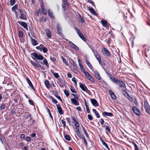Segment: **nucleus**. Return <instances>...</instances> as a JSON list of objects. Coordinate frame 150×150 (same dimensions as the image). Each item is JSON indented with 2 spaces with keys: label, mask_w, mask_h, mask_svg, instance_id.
<instances>
[{
  "label": "nucleus",
  "mask_w": 150,
  "mask_h": 150,
  "mask_svg": "<svg viewBox=\"0 0 150 150\" xmlns=\"http://www.w3.org/2000/svg\"><path fill=\"white\" fill-rule=\"evenodd\" d=\"M30 56L32 59L35 61H37L38 63H40L42 64L43 63L41 62L37 61H41L43 60L44 57L39 53H37L36 52H33L30 54Z\"/></svg>",
  "instance_id": "nucleus-1"
},
{
  "label": "nucleus",
  "mask_w": 150,
  "mask_h": 150,
  "mask_svg": "<svg viewBox=\"0 0 150 150\" xmlns=\"http://www.w3.org/2000/svg\"><path fill=\"white\" fill-rule=\"evenodd\" d=\"M114 83L117 85L119 87L122 89H125L126 88V86L125 84L122 81L119 80L118 79H116L114 81ZM123 91L125 92L126 95H127V98L129 99V98H130L129 94L125 91V90H123Z\"/></svg>",
  "instance_id": "nucleus-2"
},
{
  "label": "nucleus",
  "mask_w": 150,
  "mask_h": 150,
  "mask_svg": "<svg viewBox=\"0 0 150 150\" xmlns=\"http://www.w3.org/2000/svg\"><path fill=\"white\" fill-rule=\"evenodd\" d=\"M18 13L19 15V18L24 20H26L27 18L25 15V13L20 9H18Z\"/></svg>",
  "instance_id": "nucleus-3"
},
{
  "label": "nucleus",
  "mask_w": 150,
  "mask_h": 150,
  "mask_svg": "<svg viewBox=\"0 0 150 150\" xmlns=\"http://www.w3.org/2000/svg\"><path fill=\"white\" fill-rule=\"evenodd\" d=\"M144 108L146 112L150 115V106L146 99H145L144 101Z\"/></svg>",
  "instance_id": "nucleus-4"
},
{
  "label": "nucleus",
  "mask_w": 150,
  "mask_h": 150,
  "mask_svg": "<svg viewBox=\"0 0 150 150\" xmlns=\"http://www.w3.org/2000/svg\"><path fill=\"white\" fill-rule=\"evenodd\" d=\"M66 81L65 80L63 79H57V83L59 86L61 88H63L65 85Z\"/></svg>",
  "instance_id": "nucleus-5"
},
{
  "label": "nucleus",
  "mask_w": 150,
  "mask_h": 150,
  "mask_svg": "<svg viewBox=\"0 0 150 150\" xmlns=\"http://www.w3.org/2000/svg\"><path fill=\"white\" fill-rule=\"evenodd\" d=\"M83 73L85 74L86 77L88 80L92 82H95V80L94 79L88 72L85 71L83 72Z\"/></svg>",
  "instance_id": "nucleus-6"
},
{
  "label": "nucleus",
  "mask_w": 150,
  "mask_h": 150,
  "mask_svg": "<svg viewBox=\"0 0 150 150\" xmlns=\"http://www.w3.org/2000/svg\"><path fill=\"white\" fill-rule=\"evenodd\" d=\"M75 29L77 33L79 36L81 38L83 41H85L86 40V39L84 37L83 34L81 33L80 31L77 28H75Z\"/></svg>",
  "instance_id": "nucleus-7"
},
{
  "label": "nucleus",
  "mask_w": 150,
  "mask_h": 150,
  "mask_svg": "<svg viewBox=\"0 0 150 150\" xmlns=\"http://www.w3.org/2000/svg\"><path fill=\"white\" fill-rule=\"evenodd\" d=\"M132 110L137 115L139 116L140 115V112L136 107L134 106L132 108Z\"/></svg>",
  "instance_id": "nucleus-8"
},
{
  "label": "nucleus",
  "mask_w": 150,
  "mask_h": 150,
  "mask_svg": "<svg viewBox=\"0 0 150 150\" xmlns=\"http://www.w3.org/2000/svg\"><path fill=\"white\" fill-rule=\"evenodd\" d=\"M79 85L80 88L83 91H85L86 92H87L88 91H89L88 90L84 84L80 83Z\"/></svg>",
  "instance_id": "nucleus-9"
},
{
  "label": "nucleus",
  "mask_w": 150,
  "mask_h": 150,
  "mask_svg": "<svg viewBox=\"0 0 150 150\" xmlns=\"http://www.w3.org/2000/svg\"><path fill=\"white\" fill-rule=\"evenodd\" d=\"M91 101L92 105L94 106L97 107L99 105V104L97 101L94 98L91 99Z\"/></svg>",
  "instance_id": "nucleus-10"
},
{
  "label": "nucleus",
  "mask_w": 150,
  "mask_h": 150,
  "mask_svg": "<svg viewBox=\"0 0 150 150\" xmlns=\"http://www.w3.org/2000/svg\"><path fill=\"white\" fill-rule=\"evenodd\" d=\"M58 111L60 115H62L64 113V111L62 110L61 105L59 104H56Z\"/></svg>",
  "instance_id": "nucleus-11"
},
{
  "label": "nucleus",
  "mask_w": 150,
  "mask_h": 150,
  "mask_svg": "<svg viewBox=\"0 0 150 150\" xmlns=\"http://www.w3.org/2000/svg\"><path fill=\"white\" fill-rule=\"evenodd\" d=\"M71 118L74 122L75 125L77 127H79L80 125L77 120L76 118L74 116H72Z\"/></svg>",
  "instance_id": "nucleus-12"
},
{
  "label": "nucleus",
  "mask_w": 150,
  "mask_h": 150,
  "mask_svg": "<svg viewBox=\"0 0 150 150\" xmlns=\"http://www.w3.org/2000/svg\"><path fill=\"white\" fill-rule=\"evenodd\" d=\"M18 22L20 25L23 27L26 30H28V26L26 23L19 21H18Z\"/></svg>",
  "instance_id": "nucleus-13"
},
{
  "label": "nucleus",
  "mask_w": 150,
  "mask_h": 150,
  "mask_svg": "<svg viewBox=\"0 0 150 150\" xmlns=\"http://www.w3.org/2000/svg\"><path fill=\"white\" fill-rule=\"evenodd\" d=\"M57 29L58 34L59 35H61L62 34V30L61 27L59 24H57Z\"/></svg>",
  "instance_id": "nucleus-14"
},
{
  "label": "nucleus",
  "mask_w": 150,
  "mask_h": 150,
  "mask_svg": "<svg viewBox=\"0 0 150 150\" xmlns=\"http://www.w3.org/2000/svg\"><path fill=\"white\" fill-rule=\"evenodd\" d=\"M26 80L27 83L30 86L34 91H35V88L33 85L32 82H31L29 79L28 78H26Z\"/></svg>",
  "instance_id": "nucleus-15"
},
{
  "label": "nucleus",
  "mask_w": 150,
  "mask_h": 150,
  "mask_svg": "<svg viewBox=\"0 0 150 150\" xmlns=\"http://www.w3.org/2000/svg\"><path fill=\"white\" fill-rule=\"evenodd\" d=\"M88 9L95 16H97L96 13L95 11L91 7L89 6L88 7Z\"/></svg>",
  "instance_id": "nucleus-16"
},
{
  "label": "nucleus",
  "mask_w": 150,
  "mask_h": 150,
  "mask_svg": "<svg viewBox=\"0 0 150 150\" xmlns=\"http://www.w3.org/2000/svg\"><path fill=\"white\" fill-rule=\"evenodd\" d=\"M72 103L76 106L79 105V103L76 99L75 98H72L71 99Z\"/></svg>",
  "instance_id": "nucleus-17"
},
{
  "label": "nucleus",
  "mask_w": 150,
  "mask_h": 150,
  "mask_svg": "<svg viewBox=\"0 0 150 150\" xmlns=\"http://www.w3.org/2000/svg\"><path fill=\"white\" fill-rule=\"evenodd\" d=\"M69 43L71 45V46L76 50H79L78 47L72 42L71 41H69Z\"/></svg>",
  "instance_id": "nucleus-18"
},
{
  "label": "nucleus",
  "mask_w": 150,
  "mask_h": 150,
  "mask_svg": "<svg viewBox=\"0 0 150 150\" xmlns=\"http://www.w3.org/2000/svg\"><path fill=\"white\" fill-rule=\"evenodd\" d=\"M103 53L105 56L109 57L110 55V53L108 50L105 47L103 48Z\"/></svg>",
  "instance_id": "nucleus-19"
},
{
  "label": "nucleus",
  "mask_w": 150,
  "mask_h": 150,
  "mask_svg": "<svg viewBox=\"0 0 150 150\" xmlns=\"http://www.w3.org/2000/svg\"><path fill=\"white\" fill-rule=\"evenodd\" d=\"M93 72L95 77L98 79L100 80V77L99 72L96 71H93Z\"/></svg>",
  "instance_id": "nucleus-20"
},
{
  "label": "nucleus",
  "mask_w": 150,
  "mask_h": 150,
  "mask_svg": "<svg viewBox=\"0 0 150 150\" xmlns=\"http://www.w3.org/2000/svg\"><path fill=\"white\" fill-rule=\"evenodd\" d=\"M30 39L32 44L33 46H36L38 45V43L36 40L31 37L30 38Z\"/></svg>",
  "instance_id": "nucleus-21"
},
{
  "label": "nucleus",
  "mask_w": 150,
  "mask_h": 150,
  "mask_svg": "<svg viewBox=\"0 0 150 150\" xmlns=\"http://www.w3.org/2000/svg\"><path fill=\"white\" fill-rule=\"evenodd\" d=\"M40 6L43 14L44 15H46L47 13V11L45 10L44 5H43V3L40 5Z\"/></svg>",
  "instance_id": "nucleus-22"
},
{
  "label": "nucleus",
  "mask_w": 150,
  "mask_h": 150,
  "mask_svg": "<svg viewBox=\"0 0 150 150\" xmlns=\"http://www.w3.org/2000/svg\"><path fill=\"white\" fill-rule=\"evenodd\" d=\"M32 65L35 67L38 68L39 67H41V65L39 64H38L37 63H36L33 61L31 60L30 61Z\"/></svg>",
  "instance_id": "nucleus-23"
},
{
  "label": "nucleus",
  "mask_w": 150,
  "mask_h": 150,
  "mask_svg": "<svg viewBox=\"0 0 150 150\" xmlns=\"http://www.w3.org/2000/svg\"><path fill=\"white\" fill-rule=\"evenodd\" d=\"M18 8L17 4L15 5L14 6H13L12 8V10L13 11H15L16 16L17 18L18 15L17 13V12L16 11V10Z\"/></svg>",
  "instance_id": "nucleus-24"
},
{
  "label": "nucleus",
  "mask_w": 150,
  "mask_h": 150,
  "mask_svg": "<svg viewBox=\"0 0 150 150\" xmlns=\"http://www.w3.org/2000/svg\"><path fill=\"white\" fill-rule=\"evenodd\" d=\"M103 115L104 116H113V114L111 112H108L105 111L103 113Z\"/></svg>",
  "instance_id": "nucleus-25"
},
{
  "label": "nucleus",
  "mask_w": 150,
  "mask_h": 150,
  "mask_svg": "<svg viewBox=\"0 0 150 150\" xmlns=\"http://www.w3.org/2000/svg\"><path fill=\"white\" fill-rule=\"evenodd\" d=\"M94 55L97 59L98 61L99 64H100L101 63V58L100 55L98 54H95Z\"/></svg>",
  "instance_id": "nucleus-26"
},
{
  "label": "nucleus",
  "mask_w": 150,
  "mask_h": 150,
  "mask_svg": "<svg viewBox=\"0 0 150 150\" xmlns=\"http://www.w3.org/2000/svg\"><path fill=\"white\" fill-rule=\"evenodd\" d=\"M107 74L108 76L110 77V79L114 83V81L115 80H116L117 79L113 77L112 75L109 73H107Z\"/></svg>",
  "instance_id": "nucleus-27"
},
{
  "label": "nucleus",
  "mask_w": 150,
  "mask_h": 150,
  "mask_svg": "<svg viewBox=\"0 0 150 150\" xmlns=\"http://www.w3.org/2000/svg\"><path fill=\"white\" fill-rule=\"evenodd\" d=\"M46 34L47 37L50 38L51 37V35L50 32L48 29H46L45 30Z\"/></svg>",
  "instance_id": "nucleus-28"
},
{
  "label": "nucleus",
  "mask_w": 150,
  "mask_h": 150,
  "mask_svg": "<svg viewBox=\"0 0 150 150\" xmlns=\"http://www.w3.org/2000/svg\"><path fill=\"white\" fill-rule=\"evenodd\" d=\"M51 72L54 75V76L56 78H58L59 77V76L58 74L56 73L53 72L52 70H50Z\"/></svg>",
  "instance_id": "nucleus-29"
},
{
  "label": "nucleus",
  "mask_w": 150,
  "mask_h": 150,
  "mask_svg": "<svg viewBox=\"0 0 150 150\" xmlns=\"http://www.w3.org/2000/svg\"><path fill=\"white\" fill-rule=\"evenodd\" d=\"M43 62L44 64L47 66V67H49V65L48 63V62L46 59L44 57V59H43Z\"/></svg>",
  "instance_id": "nucleus-30"
},
{
  "label": "nucleus",
  "mask_w": 150,
  "mask_h": 150,
  "mask_svg": "<svg viewBox=\"0 0 150 150\" xmlns=\"http://www.w3.org/2000/svg\"><path fill=\"white\" fill-rule=\"evenodd\" d=\"M41 51H42L44 53H46L48 52L47 48L46 47H42L41 48Z\"/></svg>",
  "instance_id": "nucleus-31"
},
{
  "label": "nucleus",
  "mask_w": 150,
  "mask_h": 150,
  "mask_svg": "<svg viewBox=\"0 0 150 150\" xmlns=\"http://www.w3.org/2000/svg\"><path fill=\"white\" fill-rule=\"evenodd\" d=\"M18 36L19 38H22L23 37V33L22 31L19 30L18 32Z\"/></svg>",
  "instance_id": "nucleus-32"
},
{
  "label": "nucleus",
  "mask_w": 150,
  "mask_h": 150,
  "mask_svg": "<svg viewBox=\"0 0 150 150\" xmlns=\"http://www.w3.org/2000/svg\"><path fill=\"white\" fill-rule=\"evenodd\" d=\"M45 85L48 88H49L50 87V85H49V81L47 80H46L45 81Z\"/></svg>",
  "instance_id": "nucleus-33"
},
{
  "label": "nucleus",
  "mask_w": 150,
  "mask_h": 150,
  "mask_svg": "<svg viewBox=\"0 0 150 150\" xmlns=\"http://www.w3.org/2000/svg\"><path fill=\"white\" fill-rule=\"evenodd\" d=\"M64 4L62 5V6L63 8L65 10L66 9V7L68 6V4H67L66 1H64Z\"/></svg>",
  "instance_id": "nucleus-34"
},
{
  "label": "nucleus",
  "mask_w": 150,
  "mask_h": 150,
  "mask_svg": "<svg viewBox=\"0 0 150 150\" xmlns=\"http://www.w3.org/2000/svg\"><path fill=\"white\" fill-rule=\"evenodd\" d=\"M101 23L104 26V25H105L107 23H108L107 21L106 20H102L101 21Z\"/></svg>",
  "instance_id": "nucleus-35"
},
{
  "label": "nucleus",
  "mask_w": 150,
  "mask_h": 150,
  "mask_svg": "<svg viewBox=\"0 0 150 150\" xmlns=\"http://www.w3.org/2000/svg\"><path fill=\"white\" fill-rule=\"evenodd\" d=\"M86 64L88 67L91 69H93V67L91 64H90L89 61L87 60H86Z\"/></svg>",
  "instance_id": "nucleus-36"
},
{
  "label": "nucleus",
  "mask_w": 150,
  "mask_h": 150,
  "mask_svg": "<svg viewBox=\"0 0 150 150\" xmlns=\"http://www.w3.org/2000/svg\"><path fill=\"white\" fill-rule=\"evenodd\" d=\"M81 139L83 140L84 142V144L86 146L88 145V143L87 141L84 136H83Z\"/></svg>",
  "instance_id": "nucleus-37"
},
{
  "label": "nucleus",
  "mask_w": 150,
  "mask_h": 150,
  "mask_svg": "<svg viewBox=\"0 0 150 150\" xmlns=\"http://www.w3.org/2000/svg\"><path fill=\"white\" fill-rule=\"evenodd\" d=\"M64 137L68 141H70L71 140L70 138V136L69 135H64Z\"/></svg>",
  "instance_id": "nucleus-38"
},
{
  "label": "nucleus",
  "mask_w": 150,
  "mask_h": 150,
  "mask_svg": "<svg viewBox=\"0 0 150 150\" xmlns=\"http://www.w3.org/2000/svg\"><path fill=\"white\" fill-rule=\"evenodd\" d=\"M48 14L49 16L50 17L52 18H54V16H53V14L50 11V10L49 9L48 10Z\"/></svg>",
  "instance_id": "nucleus-39"
},
{
  "label": "nucleus",
  "mask_w": 150,
  "mask_h": 150,
  "mask_svg": "<svg viewBox=\"0 0 150 150\" xmlns=\"http://www.w3.org/2000/svg\"><path fill=\"white\" fill-rule=\"evenodd\" d=\"M70 62L71 63V64H72L74 66H75L76 65V63L73 60L71 59H70L69 60Z\"/></svg>",
  "instance_id": "nucleus-40"
},
{
  "label": "nucleus",
  "mask_w": 150,
  "mask_h": 150,
  "mask_svg": "<svg viewBox=\"0 0 150 150\" xmlns=\"http://www.w3.org/2000/svg\"><path fill=\"white\" fill-rule=\"evenodd\" d=\"M79 67L83 72L85 71L83 66L81 64H80L79 65Z\"/></svg>",
  "instance_id": "nucleus-41"
},
{
  "label": "nucleus",
  "mask_w": 150,
  "mask_h": 150,
  "mask_svg": "<svg viewBox=\"0 0 150 150\" xmlns=\"http://www.w3.org/2000/svg\"><path fill=\"white\" fill-rule=\"evenodd\" d=\"M71 91L73 93H76V91L75 88L71 86L70 88Z\"/></svg>",
  "instance_id": "nucleus-42"
},
{
  "label": "nucleus",
  "mask_w": 150,
  "mask_h": 150,
  "mask_svg": "<svg viewBox=\"0 0 150 150\" xmlns=\"http://www.w3.org/2000/svg\"><path fill=\"white\" fill-rule=\"evenodd\" d=\"M102 143L103 144L104 146H105L106 148H108V144L104 141L102 140Z\"/></svg>",
  "instance_id": "nucleus-43"
},
{
  "label": "nucleus",
  "mask_w": 150,
  "mask_h": 150,
  "mask_svg": "<svg viewBox=\"0 0 150 150\" xmlns=\"http://www.w3.org/2000/svg\"><path fill=\"white\" fill-rule=\"evenodd\" d=\"M64 92L65 94L67 97H68L69 96V94L67 90H64Z\"/></svg>",
  "instance_id": "nucleus-44"
},
{
  "label": "nucleus",
  "mask_w": 150,
  "mask_h": 150,
  "mask_svg": "<svg viewBox=\"0 0 150 150\" xmlns=\"http://www.w3.org/2000/svg\"><path fill=\"white\" fill-rule=\"evenodd\" d=\"M61 122L62 124L63 125V127L65 128L66 127V122L63 120H61Z\"/></svg>",
  "instance_id": "nucleus-45"
},
{
  "label": "nucleus",
  "mask_w": 150,
  "mask_h": 150,
  "mask_svg": "<svg viewBox=\"0 0 150 150\" xmlns=\"http://www.w3.org/2000/svg\"><path fill=\"white\" fill-rule=\"evenodd\" d=\"M51 98L53 103L56 104L57 103V101L53 97H51Z\"/></svg>",
  "instance_id": "nucleus-46"
},
{
  "label": "nucleus",
  "mask_w": 150,
  "mask_h": 150,
  "mask_svg": "<svg viewBox=\"0 0 150 150\" xmlns=\"http://www.w3.org/2000/svg\"><path fill=\"white\" fill-rule=\"evenodd\" d=\"M15 0H10V4L11 5L13 6L15 4Z\"/></svg>",
  "instance_id": "nucleus-47"
},
{
  "label": "nucleus",
  "mask_w": 150,
  "mask_h": 150,
  "mask_svg": "<svg viewBox=\"0 0 150 150\" xmlns=\"http://www.w3.org/2000/svg\"><path fill=\"white\" fill-rule=\"evenodd\" d=\"M46 108L47 109V111L48 112V113L49 115H50V117H51V118L53 120V117H52V115L50 111V110L47 108Z\"/></svg>",
  "instance_id": "nucleus-48"
},
{
  "label": "nucleus",
  "mask_w": 150,
  "mask_h": 150,
  "mask_svg": "<svg viewBox=\"0 0 150 150\" xmlns=\"http://www.w3.org/2000/svg\"><path fill=\"white\" fill-rule=\"evenodd\" d=\"M77 136L80 138L81 139L82 137L84 136L83 135H81L79 132L76 133Z\"/></svg>",
  "instance_id": "nucleus-49"
},
{
  "label": "nucleus",
  "mask_w": 150,
  "mask_h": 150,
  "mask_svg": "<svg viewBox=\"0 0 150 150\" xmlns=\"http://www.w3.org/2000/svg\"><path fill=\"white\" fill-rule=\"evenodd\" d=\"M110 26V24L109 23H108L105 25H104L103 27H105L107 29H108L109 28Z\"/></svg>",
  "instance_id": "nucleus-50"
},
{
  "label": "nucleus",
  "mask_w": 150,
  "mask_h": 150,
  "mask_svg": "<svg viewBox=\"0 0 150 150\" xmlns=\"http://www.w3.org/2000/svg\"><path fill=\"white\" fill-rule=\"evenodd\" d=\"M62 60L64 63L66 65H68V62L66 60L65 58H62Z\"/></svg>",
  "instance_id": "nucleus-51"
},
{
  "label": "nucleus",
  "mask_w": 150,
  "mask_h": 150,
  "mask_svg": "<svg viewBox=\"0 0 150 150\" xmlns=\"http://www.w3.org/2000/svg\"><path fill=\"white\" fill-rule=\"evenodd\" d=\"M112 98L114 99L115 100L116 99V97L114 93H113L111 95Z\"/></svg>",
  "instance_id": "nucleus-52"
},
{
  "label": "nucleus",
  "mask_w": 150,
  "mask_h": 150,
  "mask_svg": "<svg viewBox=\"0 0 150 150\" xmlns=\"http://www.w3.org/2000/svg\"><path fill=\"white\" fill-rule=\"evenodd\" d=\"M88 2L90 3L91 4H92V6H95V5L93 1H91V0H88Z\"/></svg>",
  "instance_id": "nucleus-53"
},
{
  "label": "nucleus",
  "mask_w": 150,
  "mask_h": 150,
  "mask_svg": "<svg viewBox=\"0 0 150 150\" xmlns=\"http://www.w3.org/2000/svg\"><path fill=\"white\" fill-rule=\"evenodd\" d=\"M88 119L90 121H91L93 120V117L90 114L88 115Z\"/></svg>",
  "instance_id": "nucleus-54"
},
{
  "label": "nucleus",
  "mask_w": 150,
  "mask_h": 150,
  "mask_svg": "<svg viewBox=\"0 0 150 150\" xmlns=\"http://www.w3.org/2000/svg\"><path fill=\"white\" fill-rule=\"evenodd\" d=\"M31 117V116L30 114L26 116V119H28L29 118V119L30 120H32Z\"/></svg>",
  "instance_id": "nucleus-55"
},
{
  "label": "nucleus",
  "mask_w": 150,
  "mask_h": 150,
  "mask_svg": "<svg viewBox=\"0 0 150 150\" xmlns=\"http://www.w3.org/2000/svg\"><path fill=\"white\" fill-rule=\"evenodd\" d=\"M55 96L59 100H60V101H62V100L61 98L60 97L59 95H55Z\"/></svg>",
  "instance_id": "nucleus-56"
},
{
  "label": "nucleus",
  "mask_w": 150,
  "mask_h": 150,
  "mask_svg": "<svg viewBox=\"0 0 150 150\" xmlns=\"http://www.w3.org/2000/svg\"><path fill=\"white\" fill-rule=\"evenodd\" d=\"M100 124L101 125H103L104 122V121L103 119L102 118H100Z\"/></svg>",
  "instance_id": "nucleus-57"
},
{
  "label": "nucleus",
  "mask_w": 150,
  "mask_h": 150,
  "mask_svg": "<svg viewBox=\"0 0 150 150\" xmlns=\"http://www.w3.org/2000/svg\"><path fill=\"white\" fill-rule=\"evenodd\" d=\"M86 109L87 112L88 113H90V111L88 106H86Z\"/></svg>",
  "instance_id": "nucleus-58"
},
{
  "label": "nucleus",
  "mask_w": 150,
  "mask_h": 150,
  "mask_svg": "<svg viewBox=\"0 0 150 150\" xmlns=\"http://www.w3.org/2000/svg\"><path fill=\"white\" fill-rule=\"evenodd\" d=\"M105 129L109 132H110V129L108 126H106L105 128Z\"/></svg>",
  "instance_id": "nucleus-59"
},
{
  "label": "nucleus",
  "mask_w": 150,
  "mask_h": 150,
  "mask_svg": "<svg viewBox=\"0 0 150 150\" xmlns=\"http://www.w3.org/2000/svg\"><path fill=\"white\" fill-rule=\"evenodd\" d=\"M28 101L30 105H33L34 103L33 101V100L29 99L28 100Z\"/></svg>",
  "instance_id": "nucleus-60"
},
{
  "label": "nucleus",
  "mask_w": 150,
  "mask_h": 150,
  "mask_svg": "<svg viewBox=\"0 0 150 150\" xmlns=\"http://www.w3.org/2000/svg\"><path fill=\"white\" fill-rule=\"evenodd\" d=\"M25 139H26V141H27V142H28V141H30L31 139V138L29 137H26L25 138Z\"/></svg>",
  "instance_id": "nucleus-61"
},
{
  "label": "nucleus",
  "mask_w": 150,
  "mask_h": 150,
  "mask_svg": "<svg viewBox=\"0 0 150 150\" xmlns=\"http://www.w3.org/2000/svg\"><path fill=\"white\" fill-rule=\"evenodd\" d=\"M5 107V105L4 104H3L1 105V107H0V108L1 110L2 109L3 110L4 109Z\"/></svg>",
  "instance_id": "nucleus-62"
},
{
  "label": "nucleus",
  "mask_w": 150,
  "mask_h": 150,
  "mask_svg": "<svg viewBox=\"0 0 150 150\" xmlns=\"http://www.w3.org/2000/svg\"><path fill=\"white\" fill-rule=\"evenodd\" d=\"M30 136L32 137H35L36 136V134L35 133H32L30 134Z\"/></svg>",
  "instance_id": "nucleus-63"
},
{
  "label": "nucleus",
  "mask_w": 150,
  "mask_h": 150,
  "mask_svg": "<svg viewBox=\"0 0 150 150\" xmlns=\"http://www.w3.org/2000/svg\"><path fill=\"white\" fill-rule=\"evenodd\" d=\"M72 81L74 82V83H76V82H77L76 78L74 77H73L72 78Z\"/></svg>",
  "instance_id": "nucleus-64"
}]
</instances>
